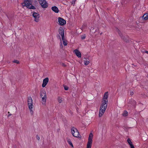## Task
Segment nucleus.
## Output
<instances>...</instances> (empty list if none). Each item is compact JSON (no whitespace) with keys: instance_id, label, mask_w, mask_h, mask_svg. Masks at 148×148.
Returning <instances> with one entry per match:
<instances>
[{"instance_id":"13","label":"nucleus","mask_w":148,"mask_h":148,"mask_svg":"<svg viewBox=\"0 0 148 148\" xmlns=\"http://www.w3.org/2000/svg\"><path fill=\"white\" fill-rule=\"evenodd\" d=\"M74 52L76 56L78 58H81V53L77 49H75L74 50Z\"/></svg>"},{"instance_id":"7","label":"nucleus","mask_w":148,"mask_h":148,"mask_svg":"<svg viewBox=\"0 0 148 148\" xmlns=\"http://www.w3.org/2000/svg\"><path fill=\"white\" fill-rule=\"evenodd\" d=\"M39 3L42 8H46L48 6V3L45 0H40Z\"/></svg>"},{"instance_id":"8","label":"nucleus","mask_w":148,"mask_h":148,"mask_svg":"<svg viewBox=\"0 0 148 148\" xmlns=\"http://www.w3.org/2000/svg\"><path fill=\"white\" fill-rule=\"evenodd\" d=\"M59 24L62 26L66 24V21L63 18L61 17L58 18Z\"/></svg>"},{"instance_id":"21","label":"nucleus","mask_w":148,"mask_h":148,"mask_svg":"<svg viewBox=\"0 0 148 148\" xmlns=\"http://www.w3.org/2000/svg\"><path fill=\"white\" fill-rule=\"evenodd\" d=\"M58 101L60 103H61L62 101V98L60 97H59L58 98Z\"/></svg>"},{"instance_id":"15","label":"nucleus","mask_w":148,"mask_h":148,"mask_svg":"<svg viewBox=\"0 0 148 148\" xmlns=\"http://www.w3.org/2000/svg\"><path fill=\"white\" fill-rule=\"evenodd\" d=\"M142 18L144 20H146L148 19V13H145L142 16Z\"/></svg>"},{"instance_id":"22","label":"nucleus","mask_w":148,"mask_h":148,"mask_svg":"<svg viewBox=\"0 0 148 148\" xmlns=\"http://www.w3.org/2000/svg\"><path fill=\"white\" fill-rule=\"evenodd\" d=\"M127 141L128 143L130 145V146L131 145H133V144H132V142L130 139V138H128L127 139Z\"/></svg>"},{"instance_id":"28","label":"nucleus","mask_w":148,"mask_h":148,"mask_svg":"<svg viewBox=\"0 0 148 148\" xmlns=\"http://www.w3.org/2000/svg\"><path fill=\"white\" fill-rule=\"evenodd\" d=\"M36 138L38 140H39L40 139V137L38 135H36Z\"/></svg>"},{"instance_id":"33","label":"nucleus","mask_w":148,"mask_h":148,"mask_svg":"<svg viewBox=\"0 0 148 148\" xmlns=\"http://www.w3.org/2000/svg\"><path fill=\"white\" fill-rule=\"evenodd\" d=\"M12 115V114H8V117H9L10 116V115Z\"/></svg>"},{"instance_id":"25","label":"nucleus","mask_w":148,"mask_h":148,"mask_svg":"<svg viewBox=\"0 0 148 148\" xmlns=\"http://www.w3.org/2000/svg\"><path fill=\"white\" fill-rule=\"evenodd\" d=\"M64 89L65 90H68L69 87L68 86H64Z\"/></svg>"},{"instance_id":"35","label":"nucleus","mask_w":148,"mask_h":148,"mask_svg":"<svg viewBox=\"0 0 148 148\" xmlns=\"http://www.w3.org/2000/svg\"><path fill=\"white\" fill-rule=\"evenodd\" d=\"M8 113H10V112H8Z\"/></svg>"},{"instance_id":"12","label":"nucleus","mask_w":148,"mask_h":148,"mask_svg":"<svg viewBox=\"0 0 148 148\" xmlns=\"http://www.w3.org/2000/svg\"><path fill=\"white\" fill-rule=\"evenodd\" d=\"M49 81V78L46 77L44 79L43 81V83L42 85V86L43 87H45Z\"/></svg>"},{"instance_id":"6","label":"nucleus","mask_w":148,"mask_h":148,"mask_svg":"<svg viewBox=\"0 0 148 148\" xmlns=\"http://www.w3.org/2000/svg\"><path fill=\"white\" fill-rule=\"evenodd\" d=\"M116 31L118 33L119 36H120L121 38L124 41H125L126 42H128V40L127 38V37H126L124 36H123V34H121L120 31L119 30V29L116 28Z\"/></svg>"},{"instance_id":"27","label":"nucleus","mask_w":148,"mask_h":148,"mask_svg":"<svg viewBox=\"0 0 148 148\" xmlns=\"http://www.w3.org/2000/svg\"><path fill=\"white\" fill-rule=\"evenodd\" d=\"M76 0H73L72 2V4H73V5H74L75 2Z\"/></svg>"},{"instance_id":"4","label":"nucleus","mask_w":148,"mask_h":148,"mask_svg":"<svg viewBox=\"0 0 148 148\" xmlns=\"http://www.w3.org/2000/svg\"><path fill=\"white\" fill-rule=\"evenodd\" d=\"M93 135L92 133H90L89 134L88 141L87 145V148H91L92 142V138Z\"/></svg>"},{"instance_id":"16","label":"nucleus","mask_w":148,"mask_h":148,"mask_svg":"<svg viewBox=\"0 0 148 148\" xmlns=\"http://www.w3.org/2000/svg\"><path fill=\"white\" fill-rule=\"evenodd\" d=\"M62 40L63 41V45L65 46H66L67 45V40H66L64 38H62Z\"/></svg>"},{"instance_id":"3","label":"nucleus","mask_w":148,"mask_h":148,"mask_svg":"<svg viewBox=\"0 0 148 148\" xmlns=\"http://www.w3.org/2000/svg\"><path fill=\"white\" fill-rule=\"evenodd\" d=\"M71 133L73 136L79 138L80 135L77 130L75 127H73L71 129Z\"/></svg>"},{"instance_id":"29","label":"nucleus","mask_w":148,"mask_h":148,"mask_svg":"<svg viewBox=\"0 0 148 148\" xmlns=\"http://www.w3.org/2000/svg\"><path fill=\"white\" fill-rule=\"evenodd\" d=\"M61 64L63 66L65 67L66 66V65L64 63H62Z\"/></svg>"},{"instance_id":"23","label":"nucleus","mask_w":148,"mask_h":148,"mask_svg":"<svg viewBox=\"0 0 148 148\" xmlns=\"http://www.w3.org/2000/svg\"><path fill=\"white\" fill-rule=\"evenodd\" d=\"M128 114V113L126 111H125L123 114V115L124 116H126Z\"/></svg>"},{"instance_id":"1","label":"nucleus","mask_w":148,"mask_h":148,"mask_svg":"<svg viewBox=\"0 0 148 148\" xmlns=\"http://www.w3.org/2000/svg\"><path fill=\"white\" fill-rule=\"evenodd\" d=\"M108 95V92H106L104 94L102 98L101 101L102 104L101 105L99 114V116L100 117L102 116L107 108Z\"/></svg>"},{"instance_id":"10","label":"nucleus","mask_w":148,"mask_h":148,"mask_svg":"<svg viewBox=\"0 0 148 148\" xmlns=\"http://www.w3.org/2000/svg\"><path fill=\"white\" fill-rule=\"evenodd\" d=\"M58 32L59 34L61 35L62 37V38H64V30L63 28L60 27L58 30Z\"/></svg>"},{"instance_id":"34","label":"nucleus","mask_w":148,"mask_h":148,"mask_svg":"<svg viewBox=\"0 0 148 148\" xmlns=\"http://www.w3.org/2000/svg\"><path fill=\"white\" fill-rule=\"evenodd\" d=\"M146 53H147L148 54V51H146Z\"/></svg>"},{"instance_id":"31","label":"nucleus","mask_w":148,"mask_h":148,"mask_svg":"<svg viewBox=\"0 0 148 148\" xmlns=\"http://www.w3.org/2000/svg\"><path fill=\"white\" fill-rule=\"evenodd\" d=\"M130 146L131 148H135L134 147V146L133 145H131V146Z\"/></svg>"},{"instance_id":"32","label":"nucleus","mask_w":148,"mask_h":148,"mask_svg":"<svg viewBox=\"0 0 148 148\" xmlns=\"http://www.w3.org/2000/svg\"><path fill=\"white\" fill-rule=\"evenodd\" d=\"M86 25L84 24V25H83L82 27V29H83V27H86Z\"/></svg>"},{"instance_id":"18","label":"nucleus","mask_w":148,"mask_h":148,"mask_svg":"<svg viewBox=\"0 0 148 148\" xmlns=\"http://www.w3.org/2000/svg\"><path fill=\"white\" fill-rule=\"evenodd\" d=\"M67 142H68V143L72 147H73V144L71 142V140L69 139H67Z\"/></svg>"},{"instance_id":"24","label":"nucleus","mask_w":148,"mask_h":148,"mask_svg":"<svg viewBox=\"0 0 148 148\" xmlns=\"http://www.w3.org/2000/svg\"><path fill=\"white\" fill-rule=\"evenodd\" d=\"M86 37V35L84 34V35H83L81 37V39L82 40H84L85 38Z\"/></svg>"},{"instance_id":"2","label":"nucleus","mask_w":148,"mask_h":148,"mask_svg":"<svg viewBox=\"0 0 148 148\" xmlns=\"http://www.w3.org/2000/svg\"><path fill=\"white\" fill-rule=\"evenodd\" d=\"M32 0H24L22 4L23 6L26 7L29 9H35V7L32 5Z\"/></svg>"},{"instance_id":"14","label":"nucleus","mask_w":148,"mask_h":148,"mask_svg":"<svg viewBox=\"0 0 148 148\" xmlns=\"http://www.w3.org/2000/svg\"><path fill=\"white\" fill-rule=\"evenodd\" d=\"M52 10L55 13H58L59 12V10L58 7L56 6H53L51 8Z\"/></svg>"},{"instance_id":"11","label":"nucleus","mask_w":148,"mask_h":148,"mask_svg":"<svg viewBox=\"0 0 148 148\" xmlns=\"http://www.w3.org/2000/svg\"><path fill=\"white\" fill-rule=\"evenodd\" d=\"M27 102L28 107L29 106V107H30V106H33L32 99L31 97H28L27 99Z\"/></svg>"},{"instance_id":"30","label":"nucleus","mask_w":148,"mask_h":148,"mask_svg":"<svg viewBox=\"0 0 148 148\" xmlns=\"http://www.w3.org/2000/svg\"><path fill=\"white\" fill-rule=\"evenodd\" d=\"M133 94H134V92H132V91L130 92V95H133Z\"/></svg>"},{"instance_id":"9","label":"nucleus","mask_w":148,"mask_h":148,"mask_svg":"<svg viewBox=\"0 0 148 148\" xmlns=\"http://www.w3.org/2000/svg\"><path fill=\"white\" fill-rule=\"evenodd\" d=\"M32 16L35 18V21L36 22H38L39 21V14L38 13L34 12Z\"/></svg>"},{"instance_id":"26","label":"nucleus","mask_w":148,"mask_h":148,"mask_svg":"<svg viewBox=\"0 0 148 148\" xmlns=\"http://www.w3.org/2000/svg\"><path fill=\"white\" fill-rule=\"evenodd\" d=\"M13 62L16 63L17 64L19 63V61L17 60H14L13 61Z\"/></svg>"},{"instance_id":"5","label":"nucleus","mask_w":148,"mask_h":148,"mask_svg":"<svg viewBox=\"0 0 148 148\" xmlns=\"http://www.w3.org/2000/svg\"><path fill=\"white\" fill-rule=\"evenodd\" d=\"M40 96L42 99V101L45 103L47 99V95L45 90H43L40 91Z\"/></svg>"},{"instance_id":"19","label":"nucleus","mask_w":148,"mask_h":148,"mask_svg":"<svg viewBox=\"0 0 148 148\" xmlns=\"http://www.w3.org/2000/svg\"><path fill=\"white\" fill-rule=\"evenodd\" d=\"M56 37H57V38L58 39L60 40V41H61V45H60V47H61V46H62V43L61 42V39L60 36V35L59 34H58L57 35Z\"/></svg>"},{"instance_id":"17","label":"nucleus","mask_w":148,"mask_h":148,"mask_svg":"<svg viewBox=\"0 0 148 148\" xmlns=\"http://www.w3.org/2000/svg\"><path fill=\"white\" fill-rule=\"evenodd\" d=\"M85 60H84V64L86 65H88V64L90 63V61L88 60V59L84 58Z\"/></svg>"},{"instance_id":"20","label":"nucleus","mask_w":148,"mask_h":148,"mask_svg":"<svg viewBox=\"0 0 148 148\" xmlns=\"http://www.w3.org/2000/svg\"><path fill=\"white\" fill-rule=\"evenodd\" d=\"M30 112V113L31 114H33V112L32 110V106H30V107L29 106L28 107Z\"/></svg>"}]
</instances>
